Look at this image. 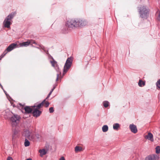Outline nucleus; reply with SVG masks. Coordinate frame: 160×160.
Here are the masks:
<instances>
[{
	"mask_svg": "<svg viewBox=\"0 0 160 160\" xmlns=\"http://www.w3.org/2000/svg\"><path fill=\"white\" fill-rule=\"evenodd\" d=\"M88 24L87 21L81 19H72L68 20L66 25L72 28H82L86 25Z\"/></svg>",
	"mask_w": 160,
	"mask_h": 160,
	"instance_id": "1",
	"label": "nucleus"
},
{
	"mask_svg": "<svg viewBox=\"0 0 160 160\" xmlns=\"http://www.w3.org/2000/svg\"><path fill=\"white\" fill-rule=\"evenodd\" d=\"M16 14V12H14L9 14L5 18L3 22V25L5 28H9L11 24L10 20L14 17Z\"/></svg>",
	"mask_w": 160,
	"mask_h": 160,
	"instance_id": "2",
	"label": "nucleus"
},
{
	"mask_svg": "<svg viewBox=\"0 0 160 160\" xmlns=\"http://www.w3.org/2000/svg\"><path fill=\"white\" fill-rule=\"evenodd\" d=\"M21 119L20 116L17 114H15L11 118V121L12 127H16L19 124Z\"/></svg>",
	"mask_w": 160,
	"mask_h": 160,
	"instance_id": "3",
	"label": "nucleus"
},
{
	"mask_svg": "<svg viewBox=\"0 0 160 160\" xmlns=\"http://www.w3.org/2000/svg\"><path fill=\"white\" fill-rule=\"evenodd\" d=\"M72 62V59L71 57L68 58L64 66L63 73H65L71 67Z\"/></svg>",
	"mask_w": 160,
	"mask_h": 160,
	"instance_id": "4",
	"label": "nucleus"
},
{
	"mask_svg": "<svg viewBox=\"0 0 160 160\" xmlns=\"http://www.w3.org/2000/svg\"><path fill=\"white\" fill-rule=\"evenodd\" d=\"M139 12L140 16L142 18H147L148 14L149 13L148 10L146 8L144 7L140 8Z\"/></svg>",
	"mask_w": 160,
	"mask_h": 160,
	"instance_id": "5",
	"label": "nucleus"
},
{
	"mask_svg": "<svg viewBox=\"0 0 160 160\" xmlns=\"http://www.w3.org/2000/svg\"><path fill=\"white\" fill-rule=\"evenodd\" d=\"M23 135L26 139H32L34 138L33 136H31V133L28 130H26L24 132Z\"/></svg>",
	"mask_w": 160,
	"mask_h": 160,
	"instance_id": "6",
	"label": "nucleus"
},
{
	"mask_svg": "<svg viewBox=\"0 0 160 160\" xmlns=\"http://www.w3.org/2000/svg\"><path fill=\"white\" fill-rule=\"evenodd\" d=\"M159 156L157 155L153 154L147 157L145 160H158L159 158Z\"/></svg>",
	"mask_w": 160,
	"mask_h": 160,
	"instance_id": "7",
	"label": "nucleus"
},
{
	"mask_svg": "<svg viewBox=\"0 0 160 160\" xmlns=\"http://www.w3.org/2000/svg\"><path fill=\"white\" fill-rule=\"evenodd\" d=\"M129 128L131 131L134 133H136L138 131L136 126L133 124L130 125Z\"/></svg>",
	"mask_w": 160,
	"mask_h": 160,
	"instance_id": "8",
	"label": "nucleus"
},
{
	"mask_svg": "<svg viewBox=\"0 0 160 160\" xmlns=\"http://www.w3.org/2000/svg\"><path fill=\"white\" fill-rule=\"evenodd\" d=\"M34 117H39L41 113V112L37 109V108L35 109L32 112Z\"/></svg>",
	"mask_w": 160,
	"mask_h": 160,
	"instance_id": "9",
	"label": "nucleus"
},
{
	"mask_svg": "<svg viewBox=\"0 0 160 160\" xmlns=\"http://www.w3.org/2000/svg\"><path fill=\"white\" fill-rule=\"evenodd\" d=\"M17 44L13 43L10 45L7 48L6 50L8 52H10L16 47Z\"/></svg>",
	"mask_w": 160,
	"mask_h": 160,
	"instance_id": "10",
	"label": "nucleus"
},
{
	"mask_svg": "<svg viewBox=\"0 0 160 160\" xmlns=\"http://www.w3.org/2000/svg\"><path fill=\"white\" fill-rule=\"evenodd\" d=\"M145 138L146 139H148L152 142H153L154 141L153 135L151 132H148V135L146 136Z\"/></svg>",
	"mask_w": 160,
	"mask_h": 160,
	"instance_id": "11",
	"label": "nucleus"
},
{
	"mask_svg": "<svg viewBox=\"0 0 160 160\" xmlns=\"http://www.w3.org/2000/svg\"><path fill=\"white\" fill-rule=\"evenodd\" d=\"M24 109L25 113H31L32 111V109L28 106H25L24 107Z\"/></svg>",
	"mask_w": 160,
	"mask_h": 160,
	"instance_id": "12",
	"label": "nucleus"
},
{
	"mask_svg": "<svg viewBox=\"0 0 160 160\" xmlns=\"http://www.w3.org/2000/svg\"><path fill=\"white\" fill-rule=\"evenodd\" d=\"M18 131L16 129H15L13 132V134L12 136V139H15L18 137Z\"/></svg>",
	"mask_w": 160,
	"mask_h": 160,
	"instance_id": "13",
	"label": "nucleus"
},
{
	"mask_svg": "<svg viewBox=\"0 0 160 160\" xmlns=\"http://www.w3.org/2000/svg\"><path fill=\"white\" fill-rule=\"evenodd\" d=\"M39 152L40 153V156L41 157H42L47 153V151L44 149H40Z\"/></svg>",
	"mask_w": 160,
	"mask_h": 160,
	"instance_id": "14",
	"label": "nucleus"
},
{
	"mask_svg": "<svg viewBox=\"0 0 160 160\" xmlns=\"http://www.w3.org/2000/svg\"><path fill=\"white\" fill-rule=\"evenodd\" d=\"M30 43L31 42L29 41V40H28L27 42H23L20 43V45L21 47H27L30 44Z\"/></svg>",
	"mask_w": 160,
	"mask_h": 160,
	"instance_id": "15",
	"label": "nucleus"
},
{
	"mask_svg": "<svg viewBox=\"0 0 160 160\" xmlns=\"http://www.w3.org/2000/svg\"><path fill=\"white\" fill-rule=\"evenodd\" d=\"M45 101H46V99H44L43 101L41 103L38 104L37 106H33V107H36L37 108L39 109L42 107V106H43V105L44 104V103L45 102Z\"/></svg>",
	"mask_w": 160,
	"mask_h": 160,
	"instance_id": "16",
	"label": "nucleus"
},
{
	"mask_svg": "<svg viewBox=\"0 0 160 160\" xmlns=\"http://www.w3.org/2000/svg\"><path fill=\"white\" fill-rule=\"evenodd\" d=\"M145 85V82L140 79L138 82V85L140 87H142Z\"/></svg>",
	"mask_w": 160,
	"mask_h": 160,
	"instance_id": "17",
	"label": "nucleus"
},
{
	"mask_svg": "<svg viewBox=\"0 0 160 160\" xmlns=\"http://www.w3.org/2000/svg\"><path fill=\"white\" fill-rule=\"evenodd\" d=\"M50 63L52 64V66L53 67H57L58 65L57 63V62L53 58L52 59V60L50 61Z\"/></svg>",
	"mask_w": 160,
	"mask_h": 160,
	"instance_id": "18",
	"label": "nucleus"
},
{
	"mask_svg": "<svg viewBox=\"0 0 160 160\" xmlns=\"http://www.w3.org/2000/svg\"><path fill=\"white\" fill-rule=\"evenodd\" d=\"M82 149L81 147L78 146H76L75 148V151L76 152L82 151Z\"/></svg>",
	"mask_w": 160,
	"mask_h": 160,
	"instance_id": "19",
	"label": "nucleus"
},
{
	"mask_svg": "<svg viewBox=\"0 0 160 160\" xmlns=\"http://www.w3.org/2000/svg\"><path fill=\"white\" fill-rule=\"evenodd\" d=\"M108 129V128L107 125H104L102 128V131L103 132H106Z\"/></svg>",
	"mask_w": 160,
	"mask_h": 160,
	"instance_id": "20",
	"label": "nucleus"
},
{
	"mask_svg": "<svg viewBox=\"0 0 160 160\" xmlns=\"http://www.w3.org/2000/svg\"><path fill=\"white\" fill-rule=\"evenodd\" d=\"M120 127V125L118 123H116L113 125V129L115 130H117L118 128Z\"/></svg>",
	"mask_w": 160,
	"mask_h": 160,
	"instance_id": "21",
	"label": "nucleus"
},
{
	"mask_svg": "<svg viewBox=\"0 0 160 160\" xmlns=\"http://www.w3.org/2000/svg\"><path fill=\"white\" fill-rule=\"evenodd\" d=\"M30 145V142L26 138L25 139L24 142V145L25 147H28Z\"/></svg>",
	"mask_w": 160,
	"mask_h": 160,
	"instance_id": "22",
	"label": "nucleus"
},
{
	"mask_svg": "<svg viewBox=\"0 0 160 160\" xmlns=\"http://www.w3.org/2000/svg\"><path fill=\"white\" fill-rule=\"evenodd\" d=\"M156 152L157 153H159L160 152V147L159 146H157L156 148Z\"/></svg>",
	"mask_w": 160,
	"mask_h": 160,
	"instance_id": "23",
	"label": "nucleus"
},
{
	"mask_svg": "<svg viewBox=\"0 0 160 160\" xmlns=\"http://www.w3.org/2000/svg\"><path fill=\"white\" fill-rule=\"evenodd\" d=\"M103 105L105 108L107 107L109 105V102L107 101H105L103 102Z\"/></svg>",
	"mask_w": 160,
	"mask_h": 160,
	"instance_id": "24",
	"label": "nucleus"
},
{
	"mask_svg": "<svg viewBox=\"0 0 160 160\" xmlns=\"http://www.w3.org/2000/svg\"><path fill=\"white\" fill-rule=\"evenodd\" d=\"M10 113V112H8L5 115H4V118L6 119H8L9 118V114Z\"/></svg>",
	"mask_w": 160,
	"mask_h": 160,
	"instance_id": "25",
	"label": "nucleus"
},
{
	"mask_svg": "<svg viewBox=\"0 0 160 160\" xmlns=\"http://www.w3.org/2000/svg\"><path fill=\"white\" fill-rule=\"evenodd\" d=\"M157 87L160 89V79H159L156 83Z\"/></svg>",
	"mask_w": 160,
	"mask_h": 160,
	"instance_id": "26",
	"label": "nucleus"
},
{
	"mask_svg": "<svg viewBox=\"0 0 160 160\" xmlns=\"http://www.w3.org/2000/svg\"><path fill=\"white\" fill-rule=\"evenodd\" d=\"M157 14L158 15V17H157V19L158 20L160 21V11L157 12Z\"/></svg>",
	"mask_w": 160,
	"mask_h": 160,
	"instance_id": "27",
	"label": "nucleus"
},
{
	"mask_svg": "<svg viewBox=\"0 0 160 160\" xmlns=\"http://www.w3.org/2000/svg\"><path fill=\"white\" fill-rule=\"evenodd\" d=\"M49 112L51 113L53 112H54V109L53 107H52L49 108Z\"/></svg>",
	"mask_w": 160,
	"mask_h": 160,
	"instance_id": "28",
	"label": "nucleus"
},
{
	"mask_svg": "<svg viewBox=\"0 0 160 160\" xmlns=\"http://www.w3.org/2000/svg\"><path fill=\"white\" fill-rule=\"evenodd\" d=\"M30 42H31V43H32L35 44L36 45H39L40 46V47H41V46L40 45H39L35 41L33 40H31Z\"/></svg>",
	"mask_w": 160,
	"mask_h": 160,
	"instance_id": "29",
	"label": "nucleus"
},
{
	"mask_svg": "<svg viewBox=\"0 0 160 160\" xmlns=\"http://www.w3.org/2000/svg\"><path fill=\"white\" fill-rule=\"evenodd\" d=\"M44 103H45V106L46 107H48L49 104V103L48 102H45Z\"/></svg>",
	"mask_w": 160,
	"mask_h": 160,
	"instance_id": "30",
	"label": "nucleus"
},
{
	"mask_svg": "<svg viewBox=\"0 0 160 160\" xmlns=\"http://www.w3.org/2000/svg\"><path fill=\"white\" fill-rule=\"evenodd\" d=\"M36 137L38 139H39L41 137V136L39 134H37L36 135Z\"/></svg>",
	"mask_w": 160,
	"mask_h": 160,
	"instance_id": "31",
	"label": "nucleus"
},
{
	"mask_svg": "<svg viewBox=\"0 0 160 160\" xmlns=\"http://www.w3.org/2000/svg\"><path fill=\"white\" fill-rule=\"evenodd\" d=\"M7 160H14L11 157H8L7 158Z\"/></svg>",
	"mask_w": 160,
	"mask_h": 160,
	"instance_id": "32",
	"label": "nucleus"
},
{
	"mask_svg": "<svg viewBox=\"0 0 160 160\" xmlns=\"http://www.w3.org/2000/svg\"><path fill=\"white\" fill-rule=\"evenodd\" d=\"M59 160H65V159L64 157H62L59 158Z\"/></svg>",
	"mask_w": 160,
	"mask_h": 160,
	"instance_id": "33",
	"label": "nucleus"
},
{
	"mask_svg": "<svg viewBox=\"0 0 160 160\" xmlns=\"http://www.w3.org/2000/svg\"><path fill=\"white\" fill-rule=\"evenodd\" d=\"M54 88H53V89H52L50 91V92L49 93V95H51V94H52V92H53V90H54Z\"/></svg>",
	"mask_w": 160,
	"mask_h": 160,
	"instance_id": "34",
	"label": "nucleus"
},
{
	"mask_svg": "<svg viewBox=\"0 0 160 160\" xmlns=\"http://www.w3.org/2000/svg\"><path fill=\"white\" fill-rule=\"evenodd\" d=\"M58 77H59V74H57V78H56V81H57L58 80Z\"/></svg>",
	"mask_w": 160,
	"mask_h": 160,
	"instance_id": "35",
	"label": "nucleus"
},
{
	"mask_svg": "<svg viewBox=\"0 0 160 160\" xmlns=\"http://www.w3.org/2000/svg\"><path fill=\"white\" fill-rule=\"evenodd\" d=\"M50 95H49V94L48 95V96L47 97V98H46V99H45L46 100L47 99H48V98H49Z\"/></svg>",
	"mask_w": 160,
	"mask_h": 160,
	"instance_id": "36",
	"label": "nucleus"
},
{
	"mask_svg": "<svg viewBox=\"0 0 160 160\" xmlns=\"http://www.w3.org/2000/svg\"><path fill=\"white\" fill-rule=\"evenodd\" d=\"M26 160H32V159L31 158H28Z\"/></svg>",
	"mask_w": 160,
	"mask_h": 160,
	"instance_id": "37",
	"label": "nucleus"
},
{
	"mask_svg": "<svg viewBox=\"0 0 160 160\" xmlns=\"http://www.w3.org/2000/svg\"><path fill=\"white\" fill-rule=\"evenodd\" d=\"M0 86H1L2 88V85L0 84Z\"/></svg>",
	"mask_w": 160,
	"mask_h": 160,
	"instance_id": "38",
	"label": "nucleus"
},
{
	"mask_svg": "<svg viewBox=\"0 0 160 160\" xmlns=\"http://www.w3.org/2000/svg\"><path fill=\"white\" fill-rule=\"evenodd\" d=\"M160 135V134L159 133L158 134V136H159Z\"/></svg>",
	"mask_w": 160,
	"mask_h": 160,
	"instance_id": "39",
	"label": "nucleus"
},
{
	"mask_svg": "<svg viewBox=\"0 0 160 160\" xmlns=\"http://www.w3.org/2000/svg\"><path fill=\"white\" fill-rule=\"evenodd\" d=\"M7 53V52L5 53V54H4V55H5L6 54V53Z\"/></svg>",
	"mask_w": 160,
	"mask_h": 160,
	"instance_id": "40",
	"label": "nucleus"
},
{
	"mask_svg": "<svg viewBox=\"0 0 160 160\" xmlns=\"http://www.w3.org/2000/svg\"><path fill=\"white\" fill-rule=\"evenodd\" d=\"M19 104L20 105H21V103H20Z\"/></svg>",
	"mask_w": 160,
	"mask_h": 160,
	"instance_id": "41",
	"label": "nucleus"
}]
</instances>
